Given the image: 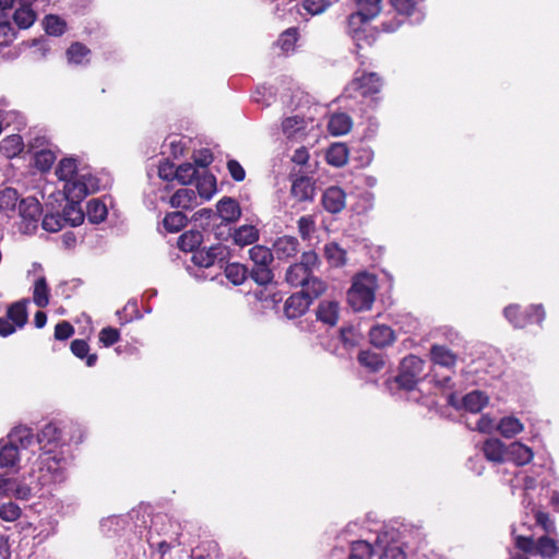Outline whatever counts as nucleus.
<instances>
[{
  "mask_svg": "<svg viewBox=\"0 0 559 559\" xmlns=\"http://www.w3.org/2000/svg\"><path fill=\"white\" fill-rule=\"evenodd\" d=\"M305 127H306V124H305L304 118L300 117V116H297V115L296 116H292V117H287L282 122L283 133L287 138L295 136V134L297 132L304 130Z\"/></svg>",
  "mask_w": 559,
  "mask_h": 559,
  "instance_id": "obj_53",
  "label": "nucleus"
},
{
  "mask_svg": "<svg viewBox=\"0 0 559 559\" xmlns=\"http://www.w3.org/2000/svg\"><path fill=\"white\" fill-rule=\"evenodd\" d=\"M328 129L333 135L345 134L349 131V116L346 114H334L331 116Z\"/></svg>",
  "mask_w": 559,
  "mask_h": 559,
  "instance_id": "obj_45",
  "label": "nucleus"
},
{
  "mask_svg": "<svg viewBox=\"0 0 559 559\" xmlns=\"http://www.w3.org/2000/svg\"><path fill=\"white\" fill-rule=\"evenodd\" d=\"M197 203V193L191 188H181L170 198L173 207L190 209Z\"/></svg>",
  "mask_w": 559,
  "mask_h": 559,
  "instance_id": "obj_34",
  "label": "nucleus"
},
{
  "mask_svg": "<svg viewBox=\"0 0 559 559\" xmlns=\"http://www.w3.org/2000/svg\"><path fill=\"white\" fill-rule=\"evenodd\" d=\"M197 177L198 169L190 163H183L179 165L175 170V179L185 186L192 183Z\"/></svg>",
  "mask_w": 559,
  "mask_h": 559,
  "instance_id": "obj_49",
  "label": "nucleus"
},
{
  "mask_svg": "<svg viewBox=\"0 0 559 559\" xmlns=\"http://www.w3.org/2000/svg\"><path fill=\"white\" fill-rule=\"evenodd\" d=\"M188 218L182 212L168 213L163 221L165 229L169 233H178L187 225Z\"/></svg>",
  "mask_w": 559,
  "mask_h": 559,
  "instance_id": "obj_46",
  "label": "nucleus"
},
{
  "mask_svg": "<svg viewBox=\"0 0 559 559\" xmlns=\"http://www.w3.org/2000/svg\"><path fill=\"white\" fill-rule=\"evenodd\" d=\"M377 286L376 275L357 273L352 281V311L369 310L374 302Z\"/></svg>",
  "mask_w": 559,
  "mask_h": 559,
  "instance_id": "obj_4",
  "label": "nucleus"
},
{
  "mask_svg": "<svg viewBox=\"0 0 559 559\" xmlns=\"http://www.w3.org/2000/svg\"><path fill=\"white\" fill-rule=\"evenodd\" d=\"M503 313L516 329H523L533 322L540 324L545 319V310L542 305H531L525 310H521L519 305H510L504 308Z\"/></svg>",
  "mask_w": 559,
  "mask_h": 559,
  "instance_id": "obj_11",
  "label": "nucleus"
},
{
  "mask_svg": "<svg viewBox=\"0 0 559 559\" xmlns=\"http://www.w3.org/2000/svg\"><path fill=\"white\" fill-rule=\"evenodd\" d=\"M349 328L343 326L336 337L331 338L326 345L329 352L334 354L336 357L347 359L349 355V338L347 333Z\"/></svg>",
  "mask_w": 559,
  "mask_h": 559,
  "instance_id": "obj_24",
  "label": "nucleus"
},
{
  "mask_svg": "<svg viewBox=\"0 0 559 559\" xmlns=\"http://www.w3.org/2000/svg\"><path fill=\"white\" fill-rule=\"evenodd\" d=\"M534 516L536 524L543 528L545 534H554L556 532L555 522L550 519L547 512L536 510Z\"/></svg>",
  "mask_w": 559,
  "mask_h": 559,
  "instance_id": "obj_63",
  "label": "nucleus"
},
{
  "mask_svg": "<svg viewBox=\"0 0 559 559\" xmlns=\"http://www.w3.org/2000/svg\"><path fill=\"white\" fill-rule=\"evenodd\" d=\"M28 480L29 481H26V478H24L23 480L14 479L11 496L21 500H28L33 495H35L43 488V486L37 483V479L28 477Z\"/></svg>",
  "mask_w": 559,
  "mask_h": 559,
  "instance_id": "obj_26",
  "label": "nucleus"
},
{
  "mask_svg": "<svg viewBox=\"0 0 559 559\" xmlns=\"http://www.w3.org/2000/svg\"><path fill=\"white\" fill-rule=\"evenodd\" d=\"M7 441L19 450H26L36 443V436L28 427H16L8 435Z\"/></svg>",
  "mask_w": 559,
  "mask_h": 559,
  "instance_id": "obj_20",
  "label": "nucleus"
},
{
  "mask_svg": "<svg viewBox=\"0 0 559 559\" xmlns=\"http://www.w3.org/2000/svg\"><path fill=\"white\" fill-rule=\"evenodd\" d=\"M56 160V155L50 150H40L35 153L34 164L37 169L47 171L51 168Z\"/></svg>",
  "mask_w": 559,
  "mask_h": 559,
  "instance_id": "obj_57",
  "label": "nucleus"
},
{
  "mask_svg": "<svg viewBox=\"0 0 559 559\" xmlns=\"http://www.w3.org/2000/svg\"><path fill=\"white\" fill-rule=\"evenodd\" d=\"M425 361L416 355L406 356L400 365L397 376L386 380L390 390L396 389L413 391L421 380Z\"/></svg>",
  "mask_w": 559,
  "mask_h": 559,
  "instance_id": "obj_5",
  "label": "nucleus"
},
{
  "mask_svg": "<svg viewBox=\"0 0 559 559\" xmlns=\"http://www.w3.org/2000/svg\"><path fill=\"white\" fill-rule=\"evenodd\" d=\"M314 191V181L310 177H298L292 183L290 193L299 202L312 201Z\"/></svg>",
  "mask_w": 559,
  "mask_h": 559,
  "instance_id": "obj_17",
  "label": "nucleus"
},
{
  "mask_svg": "<svg viewBox=\"0 0 559 559\" xmlns=\"http://www.w3.org/2000/svg\"><path fill=\"white\" fill-rule=\"evenodd\" d=\"M498 430L503 437L512 438L523 430V425L515 417H503L498 425Z\"/></svg>",
  "mask_w": 559,
  "mask_h": 559,
  "instance_id": "obj_47",
  "label": "nucleus"
},
{
  "mask_svg": "<svg viewBox=\"0 0 559 559\" xmlns=\"http://www.w3.org/2000/svg\"><path fill=\"white\" fill-rule=\"evenodd\" d=\"M250 277L261 286L267 285L273 281V271L270 265H253L249 271Z\"/></svg>",
  "mask_w": 559,
  "mask_h": 559,
  "instance_id": "obj_52",
  "label": "nucleus"
},
{
  "mask_svg": "<svg viewBox=\"0 0 559 559\" xmlns=\"http://www.w3.org/2000/svg\"><path fill=\"white\" fill-rule=\"evenodd\" d=\"M72 459L71 452H39L36 460L31 464L29 478L37 479V483L43 487L60 484L67 478V469Z\"/></svg>",
  "mask_w": 559,
  "mask_h": 559,
  "instance_id": "obj_2",
  "label": "nucleus"
},
{
  "mask_svg": "<svg viewBox=\"0 0 559 559\" xmlns=\"http://www.w3.org/2000/svg\"><path fill=\"white\" fill-rule=\"evenodd\" d=\"M98 337L105 347H109L119 341L120 332L116 328L107 326L100 330Z\"/></svg>",
  "mask_w": 559,
  "mask_h": 559,
  "instance_id": "obj_64",
  "label": "nucleus"
},
{
  "mask_svg": "<svg viewBox=\"0 0 559 559\" xmlns=\"http://www.w3.org/2000/svg\"><path fill=\"white\" fill-rule=\"evenodd\" d=\"M0 121L1 126H14L15 130H21L25 126L23 115L10 108V104L5 98H0Z\"/></svg>",
  "mask_w": 559,
  "mask_h": 559,
  "instance_id": "obj_18",
  "label": "nucleus"
},
{
  "mask_svg": "<svg viewBox=\"0 0 559 559\" xmlns=\"http://www.w3.org/2000/svg\"><path fill=\"white\" fill-rule=\"evenodd\" d=\"M106 204L99 199H92L87 202L86 216L92 224H99L107 217Z\"/></svg>",
  "mask_w": 559,
  "mask_h": 559,
  "instance_id": "obj_36",
  "label": "nucleus"
},
{
  "mask_svg": "<svg viewBox=\"0 0 559 559\" xmlns=\"http://www.w3.org/2000/svg\"><path fill=\"white\" fill-rule=\"evenodd\" d=\"M549 535L550 534H544L535 539L532 535H516L515 530H512L514 545L518 549L525 554L539 555L543 558L551 559L559 555V544L558 540Z\"/></svg>",
  "mask_w": 559,
  "mask_h": 559,
  "instance_id": "obj_7",
  "label": "nucleus"
},
{
  "mask_svg": "<svg viewBox=\"0 0 559 559\" xmlns=\"http://www.w3.org/2000/svg\"><path fill=\"white\" fill-rule=\"evenodd\" d=\"M231 236L236 245L245 247L258 241L259 230L253 225H241L234 229Z\"/></svg>",
  "mask_w": 559,
  "mask_h": 559,
  "instance_id": "obj_31",
  "label": "nucleus"
},
{
  "mask_svg": "<svg viewBox=\"0 0 559 559\" xmlns=\"http://www.w3.org/2000/svg\"><path fill=\"white\" fill-rule=\"evenodd\" d=\"M338 314V302L333 300H322L317 308V319L330 326L337 323Z\"/></svg>",
  "mask_w": 559,
  "mask_h": 559,
  "instance_id": "obj_23",
  "label": "nucleus"
},
{
  "mask_svg": "<svg viewBox=\"0 0 559 559\" xmlns=\"http://www.w3.org/2000/svg\"><path fill=\"white\" fill-rule=\"evenodd\" d=\"M1 148L8 157L17 155L23 150V140L19 134H12L2 140Z\"/></svg>",
  "mask_w": 559,
  "mask_h": 559,
  "instance_id": "obj_54",
  "label": "nucleus"
},
{
  "mask_svg": "<svg viewBox=\"0 0 559 559\" xmlns=\"http://www.w3.org/2000/svg\"><path fill=\"white\" fill-rule=\"evenodd\" d=\"M225 262H226V260L221 263L216 262L215 266L218 265L219 270L224 269V274H225L226 278L233 285L238 286V285L243 284L245 281L249 276L248 267L245 264H241L238 262L227 263L226 265H224Z\"/></svg>",
  "mask_w": 559,
  "mask_h": 559,
  "instance_id": "obj_19",
  "label": "nucleus"
},
{
  "mask_svg": "<svg viewBox=\"0 0 559 559\" xmlns=\"http://www.w3.org/2000/svg\"><path fill=\"white\" fill-rule=\"evenodd\" d=\"M275 95L273 88L271 86H258L252 94V100L262 106H270L274 99Z\"/></svg>",
  "mask_w": 559,
  "mask_h": 559,
  "instance_id": "obj_59",
  "label": "nucleus"
},
{
  "mask_svg": "<svg viewBox=\"0 0 559 559\" xmlns=\"http://www.w3.org/2000/svg\"><path fill=\"white\" fill-rule=\"evenodd\" d=\"M321 202L325 211L340 213L346 205V192L337 186H331L323 192Z\"/></svg>",
  "mask_w": 559,
  "mask_h": 559,
  "instance_id": "obj_14",
  "label": "nucleus"
},
{
  "mask_svg": "<svg viewBox=\"0 0 559 559\" xmlns=\"http://www.w3.org/2000/svg\"><path fill=\"white\" fill-rule=\"evenodd\" d=\"M86 170L78 169V160L75 158H62L56 169V175L62 181L76 177Z\"/></svg>",
  "mask_w": 559,
  "mask_h": 559,
  "instance_id": "obj_40",
  "label": "nucleus"
},
{
  "mask_svg": "<svg viewBox=\"0 0 559 559\" xmlns=\"http://www.w3.org/2000/svg\"><path fill=\"white\" fill-rule=\"evenodd\" d=\"M217 219L221 218L223 222L230 224L235 223L241 216V209L239 203L229 197L221 199L216 205Z\"/></svg>",
  "mask_w": 559,
  "mask_h": 559,
  "instance_id": "obj_16",
  "label": "nucleus"
},
{
  "mask_svg": "<svg viewBox=\"0 0 559 559\" xmlns=\"http://www.w3.org/2000/svg\"><path fill=\"white\" fill-rule=\"evenodd\" d=\"M349 148L345 143L336 142L330 145L326 151V162L335 167H341L347 163Z\"/></svg>",
  "mask_w": 559,
  "mask_h": 559,
  "instance_id": "obj_30",
  "label": "nucleus"
},
{
  "mask_svg": "<svg viewBox=\"0 0 559 559\" xmlns=\"http://www.w3.org/2000/svg\"><path fill=\"white\" fill-rule=\"evenodd\" d=\"M320 261L318 254L313 251L302 252L300 260L290 264L285 273V281L292 287L309 288L314 281H321L313 272L319 269Z\"/></svg>",
  "mask_w": 559,
  "mask_h": 559,
  "instance_id": "obj_3",
  "label": "nucleus"
},
{
  "mask_svg": "<svg viewBox=\"0 0 559 559\" xmlns=\"http://www.w3.org/2000/svg\"><path fill=\"white\" fill-rule=\"evenodd\" d=\"M61 216L64 218L66 224H70L71 226L81 225L85 218L81 202L67 201Z\"/></svg>",
  "mask_w": 559,
  "mask_h": 559,
  "instance_id": "obj_33",
  "label": "nucleus"
},
{
  "mask_svg": "<svg viewBox=\"0 0 559 559\" xmlns=\"http://www.w3.org/2000/svg\"><path fill=\"white\" fill-rule=\"evenodd\" d=\"M250 259L253 265H271L274 260L273 250L265 246L255 245L249 250Z\"/></svg>",
  "mask_w": 559,
  "mask_h": 559,
  "instance_id": "obj_44",
  "label": "nucleus"
},
{
  "mask_svg": "<svg viewBox=\"0 0 559 559\" xmlns=\"http://www.w3.org/2000/svg\"><path fill=\"white\" fill-rule=\"evenodd\" d=\"M44 27L48 35L61 36L67 28L66 22L57 15H47L44 20Z\"/></svg>",
  "mask_w": 559,
  "mask_h": 559,
  "instance_id": "obj_51",
  "label": "nucleus"
},
{
  "mask_svg": "<svg viewBox=\"0 0 559 559\" xmlns=\"http://www.w3.org/2000/svg\"><path fill=\"white\" fill-rule=\"evenodd\" d=\"M116 316L121 325L130 323L133 320H140L143 317L140 312L138 300L134 298L130 299L122 309L117 310Z\"/></svg>",
  "mask_w": 559,
  "mask_h": 559,
  "instance_id": "obj_39",
  "label": "nucleus"
},
{
  "mask_svg": "<svg viewBox=\"0 0 559 559\" xmlns=\"http://www.w3.org/2000/svg\"><path fill=\"white\" fill-rule=\"evenodd\" d=\"M49 293L47 281L45 276L38 277L34 283L33 301L39 308H45L49 304Z\"/></svg>",
  "mask_w": 559,
  "mask_h": 559,
  "instance_id": "obj_41",
  "label": "nucleus"
},
{
  "mask_svg": "<svg viewBox=\"0 0 559 559\" xmlns=\"http://www.w3.org/2000/svg\"><path fill=\"white\" fill-rule=\"evenodd\" d=\"M298 231L304 240L310 239L316 229L314 219L310 215L301 216L298 222Z\"/></svg>",
  "mask_w": 559,
  "mask_h": 559,
  "instance_id": "obj_62",
  "label": "nucleus"
},
{
  "mask_svg": "<svg viewBox=\"0 0 559 559\" xmlns=\"http://www.w3.org/2000/svg\"><path fill=\"white\" fill-rule=\"evenodd\" d=\"M36 444L39 448V452H71L70 447L63 439L62 429L56 421H49L40 428V430L36 433Z\"/></svg>",
  "mask_w": 559,
  "mask_h": 559,
  "instance_id": "obj_10",
  "label": "nucleus"
},
{
  "mask_svg": "<svg viewBox=\"0 0 559 559\" xmlns=\"http://www.w3.org/2000/svg\"><path fill=\"white\" fill-rule=\"evenodd\" d=\"M370 343L378 347L383 348L391 345L394 340V331L388 325H376L369 332Z\"/></svg>",
  "mask_w": 559,
  "mask_h": 559,
  "instance_id": "obj_27",
  "label": "nucleus"
},
{
  "mask_svg": "<svg viewBox=\"0 0 559 559\" xmlns=\"http://www.w3.org/2000/svg\"><path fill=\"white\" fill-rule=\"evenodd\" d=\"M373 555L372 542L358 539L352 542V559H371Z\"/></svg>",
  "mask_w": 559,
  "mask_h": 559,
  "instance_id": "obj_48",
  "label": "nucleus"
},
{
  "mask_svg": "<svg viewBox=\"0 0 559 559\" xmlns=\"http://www.w3.org/2000/svg\"><path fill=\"white\" fill-rule=\"evenodd\" d=\"M64 218L60 213H46L43 217L41 226L49 233H57L64 227Z\"/></svg>",
  "mask_w": 559,
  "mask_h": 559,
  "instance_id": "obj_58",
  "label": "nucleus"
},
{
  "mask_svg": "<svg viewBox=\"0 0 559 559\" xmlns=\"http://www.w3.org/2000/svg\"><path fill=\"white\" fill-rule=\"evenodd\" d=\"M105 185L90 171L64 180L63 193L67 201L82 202L88 194L97 192Z\"/></svg>",
  "mask_w": 559,
  "mask_h": 559,
  "instance_id": "obj_9",
  "label": "nucleus"
},
{
  "mask_svg": "<svg viewBox=\"0 0 559 559\" xmlns=\"http://www.w3.org/2000/svg\"><path fill=\"white\" fill-rule=\"evenodd\" d=\"M324 254L328 262L335 267L343 266L346 262V250L336 242H329L324 247Z\"/></svg>",
  "mask_w": 559,
  "mask_h": 559,
  "instance_id": "obj_42",
  "label": "nucleus"
},
{
  "mask_svg": "<svg viewBox=\"0 0 559 559\" xmlns=\"http://www.w3.org/2000/svg\"><path fill=\"white\" fill-rule=\"evenodd\" d=\"M71 352L72 354L80 358V359H85V364L87 367H93L95 366L96 361H97V355L96 354H90V345L86 341L84 340H73L71 342Z\"/></svg>",
  "mask_w": 559,
  "mask_h": 559,
  "instance_id": "obj_37",
  "label": "nucleus"
},
{
  "mask_svg": "<svg viewBox=\"0 0 559 559\" xmlns=\"http://www.w3.org/2000/svg\"><path fill=\"white\" fill-rule=\"evenodd\" d=\"M381 0H356V11L352 12V20L359 17L360 22H367L379 14Z\"/></svg>",
  "mask_w": 559,
  "mask_h": 559,
  "instance_id": "obj_21",
  "label": "nucleus"
},
{
  "mask_svg": "<svg viewBox=\"0 0 559 559\" xmlns=\"http://www.w3.org/2000/svg\"><path fill=\"white\" fill-rule=\"evenodd\" d=\"M19 214L25 224V231L35 230L41 215L39 201L34 197H27L19 202Z\"/></svg>",
  "mask_w": 559,
  "mask_h": 559,
  "instance_id": "obj_13",
  "label": "nucleus"
},
{
  "mask_svg": "<svg viewBox=\"0 0 559 559\" xmlns=\"http://www.w3.org/2000/svg\"><path fill=\"white\" fill-rule=\"evenodd\" d=\"M13 21L20 29H26L35 23L36 13L31 5H20L14 11Z\"/></svg>",
  "mask_w": 559,
  "mask_h": 559,
  "instance_id": "obj_38",
  "label": "nucleus"
},
{
  "mask_svg": "<svg viewBox=\"0 0 559 559\" xmlns=\"http://www.w3.org/2000/svg\"><path fill=\"white\" fill-rule=\"evenodd\" d=\"M203 241V235L199 230H188L178 238V248L185 252H191L190 262H186L187 272L198 281L214 280L216 274L210 270L216 262H224L228 259L229 248L222 245L198 249Z\"/></svg>",
  "mask_w": 559,
  "mask_h": 559,
  "instance_id": "obj_1",
  "label": "nucleus"
},
{
  "mask_svg": "<svg viewBox=\"0 0 559 559\" xmlns=\"http://www.w3.org/2000/svg\"><path fill=\"white\" fill-rule=\"evenodd\" d=\"M356 78L352 80V90L355 93V97L370 98V102L373 103L381 91L382 80L381 78L374 73H362L358 75V71L356 72Z\"/></svg>",
  "mask_w": 559,
  "mask_h": 559,
  "instance_id": "obj_12",
  "label": "nucleus"
},
{
  "mask_svg": "<svg viewBox=\"0 0 559 559\" xmlns=\"http://www.w3.org/2000/svg\"><path fill=\"white\" fill-rule=\"evenodd\" d=\"M430 359L433 364L445 368H453L456 365L457 356L444 345L433 344L430 347Z\"/></svg>",
  "mask_w": 559,
  "mask_h": 559,
  "instance_id": "obj_22",
  "label": "nucleus"
},
{
  "mask_svg": "<svg viewBox=\"0 0 559 559\" xmlns=\"http://www.w3.org/2000/svg\"><path fill=\"white\" fill-rule=\"evenodd\" d=\"M90 52V49L85 45L81 43H73L67 49V58L70 63L82 64L83 59L87 57Z\"/></svg>",
  "mask_w": 559,
  "mask_h": 559,
  "instance_id": "obj_55",
  "label": "nucleus"
},
{
  "mask_svg": "<svg viewBox=\"0 0 559 559\" xmlns=\"http://www.w3.org/2000/svg\"><path fill=\"white\" fill-rule=\"evenodd\" d=\"M21 516V508L10 501L0 504V519L7 522H14Z\"/></svg>",
  "mask_w": 559,
  "mask_h": 559,
  "instance_id": "obj_60",
  "label": "nucleus"
},
{
  "mask_svg": "<svg viewBox=\"0 0 559 559\" xmlns=\"http://www.w3.org/2000/svg\"><path fill=\"white\" fill-rule=\"evenodd\" d=\"M483 452L490 462L501 463L507 459V447L499 439H489L483 445Z\"/></svg>",
  "mask_w": 559,
  "mask_h": 559,
  "instance_id": "obj_29",
  "label": "nucleus"
},
{
  "mask_svg": "<svg viewBox=\"0 0 559 559\" xmlns=\"http://www.w3.org/2000/svg\"><path fill=\"white\" fill-rule=\"evenodd\" d=\"M20 461V450L9 441L0 440V468H11Z\"/></svg>",
  "mask_w": 559,
  "mask_h": 559,
  "instance_id": "obj_28",
  "label": "nucleus"
},
{
  "mask_svg": "<svg viewBox=\"0 0 559 559\" xmlns=\"http://www.w3.org/2000/svg\"><path fill=\"white\" fill-rule=\"evenodd\" d=\"M533 456L532 449L521 442H512L507 447V459L519 466L530 463Z\"/></svg>",
  "mask_w": 559,
  "mask_h": 559,
  "instance_id": "obj_25",
  "label": "nucleus"
},
{
  "mask_svg": "<svg viewBox=\"0 0 559 559\" xmlns=\"http://www.w3.org/2000/svg\"><path fill=\"white\" fill-rule=\"evenodd\" d=\"M309 288L301 289L298 293L289 296L284 305V313L289 319L301 317L312 304L314 299L320 297L326 289L323 281H314L310 284Z\"/></svg>",
  "mask_w": 559,
  "mask_h": 559,
  "instance_id": "obj_6",
  "label": "nucleus"
},
{
  "mask_svg": "<svg viewBox=\"0 0 559 559\" xmlns=\"http://www.w3.org/2000/svg\"><path fill=\"white\" fill-rule=\"evenodd\" d=\"M197 189L202 199L210 200L216 191L215 178L213 176L197 177Z\"/></svg>",
  "mask_w": 559,
  "mask_h": 559,
  "instance_id": "obj_56",
  "label": "nucleus"
},
{
  "mask_svg": "<svg viewBox=\"0 0 559 559\" xmlns=\"http://www.w3.org/2000/svg\"><path fill=\"white\" fill-rule=\"evenodd\" d=\"M167 526H171V523L165 516H156L146 534V542L150 548L152 550L156 549L162 557L173 547L180 544L178 542V534H168Z\"/></svg>",
  "mask_w": 559,
  "mask_h": 559,
  "instance_id": "obj_8",
  "label": "nucleus"
},
{
  "mask_svg": "<svg viewBox=\"0 0 559 559\" xmlns=\"http://www.w3.org/2000/svg\"><path fill=\"white\" fill-rule=\"evenodd\" d=\"M274 257L278 260H288L299 252V241L294 236H282L273 243Z\"/></svg>",
  "mask_w": 559,
  "mask_h": 559,
  "instance_id": "obj_15",
  "label": "nucleus"
},
{
  "mask_svg": "<svg viewBox=\"0 0 559 559\" xmlns=\"http://www.w3.org/2000/svg\"><path fill=\"white\" fill-rule=\"evenodd\" d=\"M16 37L12 23L8 20H0V46H8Z\"/></svg>",
  "mask_w": 559,
  "mask_h": 559,
  "instance_id": "obj_61",
  "label": "nucleus"
},
{
  "mask_svg": "<svg viewBox=\"0 0 559 559\" xmlns=\"http://www.w3.org/2000/svg\"><path fill=\"white\" fill-rule=\"evenodd\" d=\"M7 317L20 329L23 328L27 321L26 301L20 300L13 302L7 310Z\"/></svg>",
  "mask_w": 559,
  "mask_h": 559,
  "instance_id": "obj_43",
  "label": "nucleus"
},
{
  "mask_svg": "<svg viewBox=\"0 0 559 559\" xmlns=\"http://www.w3.org/2000/svg\"><path fill=\"white\" fill-rule=\"evenodd\" d=\"M488 403V397L480 391H472L462 399V406L471 413H479Z\"/></svg>",
  "mask_w": 559,
  "mask_h": 559,
  "instance_id": "obj_35",
  "label": "nucleus"
},
{
  "mask_svg": "<svg viewBox=\"0 0 559 559\" xmlns=\"http://www.w3.org/2000/svg\"><path fill=\"white\" fill-rule=\"evenodd\" d=\"M357 359L359 365L369 372H378L384 367L382 355L372 350H361Z\"/></svg>",
  "mask_w": 559,
  "mask_h": 559,
  "instance_id": "obj_32",
  "label": "nucleus"
},
{
  "mask_svg": "<svg viewBox=\"0 0 559 559\" xmlns=\"http://www.w3.org/2000/svg\"><path fill=\"white\" fill-rule=\"evenodd\" d=\"M19 202V193L13 188L0 191V212L14 211Z\"/></svg>",
  "mask_w": 559,
  "mask_h": 559,
  "instance_id": "obj_50",
  "label": "nucleus"
}]
</instances>
